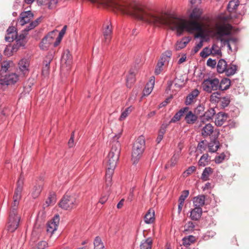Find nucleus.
<instances>
[{"label": "nucleus", "instance_id": "nucleus-19", "mask_svg": "<svg viewBox=\"0 0 249 249\" xmlns=\"http://www.w3.org/2000/svg\"><path fill=\"white\" fill-rule=\"evenodd\" d=\"M202 14V11L201 9L197 8H194L189 17L192 20L191 21H197L201 19V16Z\"/></svg>", "mask_w": 249, "mask_h": 249}, {"label": "nucleus", "instance_id": "nucleus-45", "mask_svg": "<svg viewBox=\"0 0 249 249\" xmlns=\"http://www.w3.org/2000/svg\"><path fill=\"white\" fill-rule=\"evenodd\" d=\"M204 110V106L202 104H199L195 109L194 113L197 116H199L202 118Z\"/></svg>", "mask_w": 249, "mask_h": 249}, {"label": "nucleus", "instance_id": "nucleus-25", "mask_svg": "<svg viewBox=\"0 0 249 249\" xmlns=\"http://www.w3.org/2000/svg\"><path fill=\"white\" fill-rule=\"evenodd\" d=\"M198 117L193 113L192 111H189L185 117V120L188 124H194L197 120Z\"/></svg>", "mask_w": 249, "mask_h": 249}, {"label": "nucleus", "instance_id": "nucleus-17", "mask_svg": "<svg viewBox=\"0 0 249 249\" xmlns=\"http://www.w3.org/2000/svg\"><path fill=\"white\" fill-rule=\"evenodd\" d=\"M155 85V79H150L148 82H147L143 90L142 96L143 97L147 96L152 92Z\"/></svg>", "mask_w": 249, "mask_h": 249}, {"label": "nucleus", "instance_id": "nucleus-48", "mask_svg": "<svg viewBox=\"0 0 249 249\" xmlns=\"http://www.w3.org/2000/svg\"><path fill=\"white\" fill-rule=\"evenodd\" d=\"M18 47H16V46H13L12 48V49L10 47H6L4 50V55L7 56H11L12 54H13V53L14 52H16L18 49Z\"/></svg>", "mask_w": 249, "mask_h": 249}, {"label": "nucleus", "instance_id": "nucleus-33", "mask_svg": "<svg viewBox=\"0 0 249 249\" xmlns=\"http://www.w3.org/2000/svg\"><path fill=\"white\" fill-rule=\"evenodd\" d=\"M215 113L214 108H210L203 113L201 119L203 120L209 121L213 118Z\"/></svg>", "mask_w": 249, "mask_h": 249}, {"label": "nucleus", "instance_id": "nucleus-13", "mask_svg": "<svg viewBox=\"0 0 249 249\" xmlns=\"http://www.w3.org/2000/svg\"><path fill=\"white\" fill-rule=\"evenodd\" d=\"M190 214L189 218L193 221H198L202 214V208H197L196 207H194L193 209H191L190 211Z\"/></svg>", "mask_w": 249, "mask_h": 249}, {"label": "nucleus", "instance_id": "nucleus-42", "mask_svg": "<svg viewBox=\"0 0 249 249\" xmlns=\"http://www.w3.org/2000/svg\"><path fill=\"white\" fill-rule=\"evenodd\" d=\"M166 126H162L159 130L158 135L156 139V142L158 144L160 143L163 138V136L166 132Z\"/></svg>", "mask_w": 249, "mask_h": 249}, {"label": "nucleus", "instance_id": "nucleus-18", "mask_svg": "<svg viewBox=\"0 0 249 249\" xmlns=\"http://www.w3.org/2000/svg\"><path fill=\"white\" fill-rule=\"evenodd\" d=\"M228 115L227 113L222 112L218 113L215 120V124L217 126H221L226 121Z\"/></svg>", "mask_w": 249, "mask_h": 249}, {"label": "nucleus", "instance_id": "nucleus-34", "mask_svg": "<svg viewBox=\"0 0 249 249\" xmlns=\"http://www.w3.org/2000/svg\"><path fill=\"white\" fill-rule=\"evenodd\" d=\"M237 70V67L236 65L231 64L227 65L224 72L227 76H230L234 74L236 72Z\"/></svg>", "mask_w": 249, "mask_h": 249}, {"label": "nucleus", "instance_id": "nucleus-21", "mask_svg": "<svg viewBox=\"0 0 249 249\" xmlns=\"http://www.w3.org/2000/svg\"><path fill=\"white\" fill-rule=\"evenodd\" d=\"M191 38L189 36L184 37L181 40L177 42L175 49L177 51L184 48L191 41Z\"/></svg>", "mask_w": 249, "mask_h": 249}, {"label": "nucleus", "instance_id": "nucleus-28", "mask_svg": "<svg viewBox=\"0 0 249 249\" xmlns=\"http://www.w3.org/2000/svg\"><path fill=\"white\" fill-rule=\"evenodd\" d=\"M219 142L216 139L211 141L208 144L209 151L211 153H214L217 151L219 148Z\"/></svg>", "mask_w": 249, "mask_h": 249}, {"label": "nucleus", "instance_id": "nucleus-52", "mask_svg": "<svg viewBox=\"0 0 249 249\" xmlns=\"http://www.w3.org/2000/svg\"><path fill=\"white\" fill-rule=\"evenodd\" d=\"M212 53L211 49L205 47L200 53V55L202 58H206Z\"/></svg>", "mask_w": 249, "mask_h": 249}, {"label": "nucleus", "instance_id": "nucleus-32", "mask_svg": "<svg viewBox=\"0 0 249 249\" xmlns=\"http://www.w3.org/2000/svg\"><path fill=\"white\" fill-rule=\"evenodd\" d=\"M152 243L153 240L151 237L142 240L140 245V249H151Z\"/></svg>", "mask_w": 249, "mask_h": 249}, {"label": "nucleus", "instance_id": "nucleus-57", "mask_svg": "<svg viewBox=\"0 0 249 249\" xmlns=\"http://www.w3.org/2000/svg\"><path fill=\"white\" fill-rule=\"evenodd\" d=\"M189 194V191L188 190H184L182 192L181 195L178 198V202H184L185 199L187 197Z\"/></svg>", "mask_w": 249, "mask_h": 249}, {"label": "nucleus", "instance_id": "nucleus-22", "mask_svg": "<svg viewBox=\"0 0 249 249\" xmlns=\"http://www.w3.org/2000/svg\"><path fill=\"white\" fill-rule=\"evenodd\" d=\"M52 60V56H49V58H46V59L44 61V67L42 68V75L44 77H47L49 74V69H50V64Z\"/></svg>", "mask_w": 249, "mask_h": 249}, {"label": "nucleus", "instance_id": "nucleus-20", "mask_svg": "<svg viewBox=\"0 0 249 249\" xmlns=\"http://www.w3.org/2000/svg\"><path fill=\"white\" fill-rule=\"evenodd\" d=\"M199 90L196 89L193 90L187 96L185 101V104L186 105H191L194 99L199 95Z\"/></svg>", "mask_w": 249, "mask_h": 249}, {"label": "nucleus", "instance_id": "nucleus-47", "mask_svg": "<svg viewBox=\"0 0 249 249\" xmlns=\"http://www.w3.org/2000/svg\"><path fill=\"white\" fill-rule=\"evenodd\" d=\"M221 107L224 108L228 107L231 102V98L229 96H226L221 98Z\"/></svg>", "mask_w": 249, "mask_h": 249}, {"label": "nucleus", "instance_id": "nucleus-62", "mask_svg": "<svg viewBox=\"0 0 249 249\" xmlns=\"http://www.w3.org/2000/svg\"><path fill=\"white\" fill-rule=\"evenodd\" d=\"M55 32H57L56 30H53V31H52L50 32L47 36H49V37H48L49 41H51L53 42V38L55 36Z\"/></svg>", "mask_w": 249, "mask_h": 249}, {"label": "nucleus", "instance_id": "nucleus-6", "mask_svg": "<svg viewBox=\"0 0 249 249\" xmlns=\"http://www.w3.org/2000/svg\"><path fill=\"white\" fill-rule=\"evenodd\" d=\"M78 203V200L74 196L65 194L60 201L59 206L63 210L71 211L76 208Z\"/></svg>", "mask_w": 249, "mask_h": 249}, {"label": "nucleus", "instance_id": "nucleus-37", "mask_svg": "<svg viewBox=\"0 0 249 249\" xmlns=\"http://www.w3.org/2000/svg\"><path fill=\"white\" fill-rule=\"evenodd\" d=\"M42 187L41 184H36L34 186L31 193L34 198H36L39 196L42 190Z\"/></svg>", "mask_w": 249, "mask_h": 249}, {"label": "nucleus", "instance_id": "nucleus-29", "mask_svg": "<svg viewBox=\"0 0 249 249\" xmlns=\"http://www.w3.org/2000/svg\"><path fill=\"white\" fill-rule=\"evenodd\" d=\"M213 132V127L210 124H206L205 126L202 128L201 131V134L204 137H206L210 136Z\"/></svg>", "mask_w": 249, "mask_h": 249}, {"label": "nucleus", "instance_id": "nucleus-60", "mask_svg": "<svg viewBox=\"0 0 249 249\" xmlns=\"http://www.w3.org/2000/svg\"><path fill=\"white\" fill-rule=\"evenodd\" d=\"M74 131H73L71 134V138L69 139L68 143L69 147L70 148L73 147L74 145Z\"/></svg>", "mask_w": 249, "mask_h": 249}, {"label": "nucleus", "instance_id": "nucleus-40", "mask_svg": "<svg viewBox=\"0 0 249 249\" xmlns=\"http://www.w3.org/2000/svg\"><path fill=\"white\" fill-rule=\"evenodd\" d=\"M56 201V196L54 192H50L49 196L46 201L47 206L50 205H53L55 203Z\"/></svg>", "mask_w": 249, "mask_h": 249}, {"label": "nucleus", "instance_id": "nucleus-43", "mask_svg": "<svg viewBox=\"0 0 249 249\" xmlns=\"http://www.w3.org/2000/svg\"><path fill=\"white\" fill-rule=\"evenodd\" d=\"M18 79H0V84L2 85L9 86L14 85Z\"/></svg>", "mask_w": 249, "mask_h": 249}, {"label": "nucleus", "instance_id": "nucleus-16", "mask_svg": "<svg viewBox=\"0 0 249 249\" xmlns=\"http://www.w3.org/2000/svg\"><path fill=\"white\" fill-rule=\"evenodd\" d=\"M206 196L204 195H199L193 197L192 199L193 206L197 208H202L205 204Z\"/></svg>", "mask_w": 249, "mask_h": 249}, {"label": "nucleus", "instance_id": "nucleus-24", "mask_svg": "<svg viewBox=\"0 0 249 249\" xmlns=\"http://www.w3.org/2000/svg\"><path fill=\"white\" fill-rule=\"evenodd\" d=\"M18 66L20 71L25 74L28 71L29 62L27 59H22L18 62Z\"/></svg>", "mask_w": 249, "mask_h": 249}, {"label": "nucleus", "instance_id": "nucleus-64", "mask_svg": "<svg viewBox=\"0 0 249 249\" xmlns=\"http://www.w3.org/2000/svg\"><path fill=\"white\" fill-rule=\"evenodd\" d=\"M207 65L212 67H214L216 63L215 60H212L211 58L208 59L207 62Z\"/></svg>", "mask_w": 249, "mask_h": 249}, {"label": "nucleus", "instance_id": "nucleus-63", "mask_svg": "<svg viewBox=\"0 0 249 249\" xmlns=\"http://www.w3.org/2000/svg\"><path fill=\"white\" fill-rule=\"evenodd\" d=\"M67 26H64L62 29L61 30V31L59 33V40H61L63 36H64V34H65Z\"/></svg>", "mask_w": 249, "mask_h": 249}, {"label": "nucleus", "instance_id": "nucleus-50", "mask_svg": "<svg viewBox=\"0 0 249 249\" xmlns=\"http://www.w3.org/2000/svg\"><path fill=\"white\" fill-rule=\"evenodd\" d=\"M220 94L216 91L212 93V94L211 96V102L218 103L220 101L221 98L220 97Z\"/></svg>", "mask_w": 249, "mask_h": 249}, {"label": "nucleus", "instance_id": "nucleus-39", "mask_svg": "<svg viewBox=\"0 0 249 249\" xmlns=\"http://www.w3.org/2000/svg\"><path fill=\"white\" fill-rule=\"evenodd\" d=\"M93 244L94 249H106L104 243L99 236L95 237Z\"/></svg>", "mask_w": 249, "mask_h": 249}, {"label": "nucleus", "instance_id": "nucleus-54", "mask_svg": "<svg viewBox=\"0 0 249 249\" xmlns=\"http://www.w3.org/2000/svg\"><path fill=\"white\" fill-rule=\"evenodd\" d=\"M203 45V40H200V41L197 44H196L195 46L191 51L192 54H194L197 53L199 51V50L202 48Z\"/></svg>", "mask_w": 249, "mask_h": 249}, {"label": "nucleus", "instance_id": "nucleus-35", "mask_svg": "<svg viewBox=\"0 0 249 249\" xmlns=\"http://www.w3.org/2000/svg\"><path fill=\"white\" fill-rule=\"evenodd\" d=\"M227 65H228L227 64V62L225 60L223 59H220L218 61L217 65V72L219 73H222L224 72V71H225Z\"/></svg>", "mask_w": 249, "mask_h": 249}, {"label": "nucleus", "instance_id": "nucleus-5", "mask_svg": "<svg viewBox=\"0 0 249 249\" xmlns=\"http://www.w3.org/2000/svg\"><path fill=\"white\" fill-rule=\"evenodd\" d=\"M20 216L18 213V209L11 208L9 212L7 230L10 232H14L18 227Z\"/></svg>", "mask_w": 249, "mask_h": 249}, {"label": "nucleus", "instance_id": "nucleus-49", "mask_svg": "<svg viewBox=\"0 0 249 249\" xmlns=\"http://www.w3.org/2000/svg\"><path fill=\"white\" fill-rule=\"evenodd\" d=\"M132 111L131 107H129L125 109L122 112L119 118L120 121H123L125 119L128 115V114Z\"/></svg>", "mask_w": 249, "mask_h": 249}, {"label": "nucleus", "instance_id": "nucleus-9", "mask_svg": "<svg viewBox=\"0 0 249 249\" xmlns=\"http://www.w3.org/2000/svg\"><path fill=\"white\" fill-rule=\"evenodd\" d=\"M72 63V58L71 54L70 53L68 50L65 51L61 58V70L64 71L66 69L67 71L71 69V64Z\"/></svg>", "mask_w": 249, "mask_h": 249}, {"label": "nucleus", "instance_id": "nucleus-38", "mask_svg": "<svg viewBox=\"0 0 249 249\" xmlns=\"http://www.w3.org/2000/svg\"><path fill=\"white\" fill-rule=\"evenodd\" d=\"M40 19H41V18H37L36 20H35V21H32V22H31L29 25H28L26 28H25L23 30V32H25L26 34H27V33L33 29L34 28H35L36 27L39 23L40 22Z\"/></svg>", "mask_w": 249, "mask_h": 249}, {"label": "nucleus", "instance_id": "nucleus-61", "mask_svg": "<svg viewBox=\"0 0 249 249\" xmlns=\"http://www.w3.org/2000/svg\"><path fill=\"white\" fill-rule=\"evenodd\" d=\"M136 79H126V86L128 88H131L135 83Z\"/></svg>", "mask_w": 249, "mask_h": 249}, {"label": "nucleus", "instance_id": "nucleus-58", "mask_svg": "<svg viewBox=\"0 0 249 249\" xmlns=\"http://www.w3.org/2000/svg\"><path fill=\"white\" fill-rule=\"evenodd\" d=\"M212 54H219L221 53V51L217 46L214 44L212 46L211 48Z\"/></svg>", "mask_w": 249, "mask_h": 249}, {"label": "nucleus", "instance_id": "nucleus-3", "mask_svg": "<svg viewBox=\"0 0 249 249\" xmlns=\"http://www.w3.org/2000/svg\"><path fill=\"white\" fill-rule=\"evenodd\" d=\"M232 26L227 22V18H220L219 20L213 23L210 28V33L223 42L224 45H227L229 49L231 51V45L236 47L237 42V38L231 37L227 40H224L222 37L229 35L232 30Z\"/></svg>", "mask_w": 249, "mask_h": 249}, {"label": "nucleus", "instance_id": "nucleus-30", "mask_svg": "<svg viewBox=\"0 0 249 249\" xmlns=\"http://www.w3.org/2000/svg\"><path fill=\"white\" fill-rule=\"evenodd\" d=\"M155 212L153 210L150 209L145 214L144 220L146 224L152 223L155 220Z\"/></svg>", "mask_w": 249, "mask_h": 249}, {"label": "nucleus", "instance_id": "nucleus-8", "mask_svg": "<svg viewBox=\"0 0 249 249\" xmlns=\"http://www.w3.org/2000/svg\"><path fill=\"white\" fill-rule=\"evenodd\" d=\"M218 83L219 79H205L202 84V87L204 91L211 93L213 90L218 89Z\"/></svg>", "mask_w": 249, "mask_h": 249}, {"label": "nucleus", "instance_id": "nucleus-15", "mask_svg": "<svg viewBox=\"0 0 249 249\" xmlns=\"http://www.w3.org/2000/svg\"><path fill=\"white\" fill-rule=\"evenodd\" d=\"M6 32L7 34L5 37L6 41L11 42L18 38L17 32L14 27H9Z\"/></svg>", "mask_w": 249, "mask_h": 249}, {"label": "nucleus", "instance_id": "nucleus-53", "mask_svg": "<svg viewBox=\"0 0 249 249\" xmlns=\"http://www.w3.org/2000/svg\"><path fill=\"white\" fill-rule=\"evenodd\" d=\"M12 62L10 61H5L1 64V72H6L10 68L11 64H12Z\"/></svg>", "mask_w": 249, "mask_h": 249}, {"label": "nucleus", "instance_id": "nucleus-51", "mask_svg": "<svg viewBox=\"0 0 249 249\" xmlns=\"http://www.w3.org/2000/svg\"><path fill=\"white\" fill-rule=\"evenodd\" d=\"M195 223L192 221H188L184 226L185 231H193L195 228Z\"/></svg>", "mask_w": 249, "mask_h": 249}, {"label": "nucleus", "instance_id": "nucleus-10", "mask_svg": "<svg viewBox=\"0 0 249 249\" xmlns=\"http://www.w3.org/2000/svg\"><path fill=\"white\" fill-rule=\"evenodd\" d=\"M171 53L170 52L166 53L165 54H163L160 59L158 61L157 66L155 70V73L156 75L159 74L162 71L163 66L164 64L167 63L169 62Z\"/></svg>", "mask_w": 249, "mask_h": 249}, {"label": "nucleus", "instance_id": "nucleus-56", "mask_svg": "<svg viewBox=\"0 0 249 249\" xmlns=\"http://www.w3.org/2000/svg\"><path fill=\"white\" fill-rule=\"evenodd\" d=\"M196 170V167L194 166H191L188 167L183 173L184 177H187L194 172Z\"/></svg>", "mask_w": 249, "mask_h": 249}, {"label": "nucleus", "instance_id": "nucleus-41", "mask_svg": "<svg viewBox=\"0 0 249 249\" xmlns=\"http://www.w3.org/2000/svg\"><path fill=\"white\" fill-rule=\"evenodd\" d=\"M49 36H46L42 39L40 44V47L42 50H46L53 42L49 41Z\"/></svg>", "mask_w": 249, "mask_h": 249}, {"label": "nucleus", "instance_id": "nucleus-36", "mask_svg": "<svg viewBox=\"0 0 249 249\" xmlns=\"http://www.w3.org/2000/svg\"><path fill=\"white\" fill-rule=\"evenodd\" d=\"M196 241V237L193 235L185 236L182 239V244L185 246H188L195 243Z\"/></svg>", "mask_w": 249, "mask_h": 249}, {"label": "nucleus", "instance_id": "nucleus-14", "mask_svg": "<svg viewBox=\"0 0 249 249\" xmlns=\"http://www.w3.org/2000/svg\"><path fill=\"white\" fill-rule=\"evenodd\" d=\"M33 18V14L30 11L22 12L20 15L19 23L23 26L29 23Z\"/></svg>", "mask_w": 249, "mask_h": 249}, {"label": "nucleus", "instance_id": "nucleus-31", "mask_svg": "<svg viewBox=\"0 0 249 249\" xmlns=\"http://www.w3.org/2000/svg\"><path fill=\"white\" fill-rule=\"evenodd\" d=\"M210 162V159L208 154H203L198 162L199 166L204 167L208 165Z\"/></svg>", "mask_w": 249, "mask_h": 249}, {"label": "nucleus", "instance_id": "nucleus-12", "mask_svg": "<svg viewBox=\"0 0 249 249\" xmlns=\"http://www.w3.org/2000/svg\"><path fill=\"white\" fill-rule=\"evenodd\" d=\"M112 35V26L110 21H108L104 24L103 36L105 43L108 44L111 40Z\"/></svg>", "mask_w": 249, "mask_h": 249}, {"label": "nucleus", "instance_id": "nucleus-44", "mask_svg": "<svg viewBox=\"0 0 249 249\" xmlns=\"http://www.w3.org/2000/svg\"><path fill=\"white\" fill-rule=\"evenodd\" d=\"M178 158L175 155H174L170 160L165 165V168L168 169L174 167L178 162Z\"/></svg>", "mask_w": 249, "mask_h": 249}, {"label": "nucleus", "instance_id": "nucleus-1", "mask_svg": "<svg viewBox=\"0 0 249 249\" xmlns=\"http://www.w3.org/2000/svg\"><path fill=\"white\" fill-rule=\"evenodd\" d=\"M103 7L130 15L155 26H167L172 30L176 31L178 36L182 35L184 31L190 34L197 32L195 38H200L203 43L207 40V35L199 22L171 17L160 9L149 8L136 2H129L123 0H103Z\"/></svg>", "mask_w": 249, "mask_h": 249}, {"label": "nucleus", "instance_id": "nucleus-26", "mask_svg": "<svg viewBox=\"0 0 249 249\" xmlns=\"http://www.w3.org/2000/svg\"><path fill=\"white\" fill-rule=\"evenodd\" d=\"M186 110H188V107H185L181 108L178 111L171 119L169 123H174L180 120L181 117L183 115L185 111Z\"/></svg>", "mask_w": 249, "mask_h": 249}, {"label": "nucleus", "instance_id": "nucleus-59", "mask_svg": "<svg viewBox=\"0 0 249 249\" xmlns=\"http://www.w3.org/2000/svg\"><path fill=\"white\" fill-rule=\"evenodd\" d=\"M48 247V243L45 241H41L39 242L37 244L38 249H45Z\"/></svg>", "mask_w": 249, "mask_h": 249}, {"label": "nucleus", "instance_id": "nucleus-27", "mask_svg": "<svg viewBox=\"0 0 249 249\" xmlns=\"http://www.w3.org/2000/svg\"><path fill=\"white\" fill-rule=\"evenodd\" d=\"M213 172V169L210 167L205 168L201 174L200 179L203 181H206L209 180V177Z\"/></svg>", "mask_w": 249, "mask_h": 249}, {"label": "nucleus", "instance_id": "nucleus-23", "mask_svg": "<svg viewBox=\"0 0 249 249\" xmlns=\"http://www.w3.org/2000/svg\"><path fill=\"white\" fill-rule=\"evenodd\" d=\"M231 79H221L220 82L218 84V89L225 90L228 89L230 86H232L233 83L230 80Z\"/></svg>", "mask_w": 249, "mask_h": 249}, {"label": "nucleus", "instance_id": "nucleus-55", "mask_svg": "<svg viewBox=\"0 0 249 249\" xmlns=\"http://www.w3.org/2000/svg\"><path fill=\"white\" fill-rule=\"evenodd\" d=\"M226 158V155L224 152L220 154V155L217 156L214 158V161L216 164L221 163Z\"/></svg>", "mask_w": 249, "mask_h": 249}, {"label": "nucleus", "instance_id": "nucleus-7", "mask_svg": "<svg viewBox=\"0 0 249 249\" xmlns=\"http://www.w3.org/2000/svg\"><path fill=\"white\" fill-rule=\"evenodd\" d=\"M23 184L24 178L20 175L17 183V187L13 196V202L12 204L11 208H18L19 200L21 198V193L23 190Z\"/></svg>", "mask_w": 249, "mask_h": 249}, {"label": "nucleus", "instance_id": "nucleus-46", "mask_svg": "<svg viewBox=\"0 0 249 249\" xmlns=\"http://www.w3.org/2000/svg\"><path fill=\"white\" fill-rule=\"evenodd\" d=\"M27 34H26L25 32H23V33L20 35L19 36H18V38H16V46L18 47H19L23 45V41L25 39L26 36Z\"/></svg>", "mask_w": 249, "mask_h": 249}, {"label": "nucleus", "instance_id": "nucleus-2", "mask_svg": "<svg viewBox=\"0 0 249 249\" xmlns=\"http://www.w3.org/2000/svg\"><path fill=\"white\" fill-rule=\"evenodd\" d=\"M121 136V133H119L114 136L111 150L106 159L107 171L105 176V183L107 187L111 185L112 175L120 157L121 144L118 140Z\"/></svg>", "mask_w": 249, "mask_h": 249}, {"label": "nucleus", "instance_id": "nucleus-4", "mask_svg": "<svg viewBox=\"0 0 249 249\" xmlns=\"http://www.w3.org/2000/svg\"><path fill=\"white\" fill-rule=\"evenodd\" d=\"M145 148V141L142 135L139 136L134 142L132 152V160L134 164H136L141 158Z\"/></svg>", "mask_w": 249, "mask_h": 249}, {"label": "nucleus", "instance_id": "nucleus-11", "mask_svg": "<svg viewBox=\"0 0 249 249\" xmlns=\"http://www.w3.org/2000/svg\"><path fill=\"white\" fill-rule=\"evenodd\" d=\"M59 223V216L58 214H55L51 221L47 222V232L50 233L52 235L57 230Z\"/></svg>", "mask_w": 249, "mask_h": 249}]
</instances>
